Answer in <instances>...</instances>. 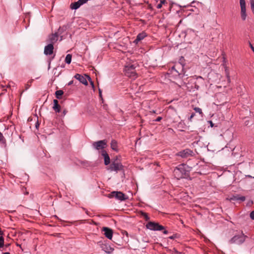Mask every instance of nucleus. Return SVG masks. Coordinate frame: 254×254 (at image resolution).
Here are the masks:
<instances>
[{
    "mask_svg": "<svg viewBox=\"0 0 254 254\" xmlns=\"http://www.w3.org/2000/svg\"><path fill=\"white\" fill-rule=\"evenodd\" d=\"M65 113H66L65 111H64V114L65 115Z\"/></svg>",
    "mask_w": 254,
    "mask_h": 254,
    "instance_id": "obj_47",
    "label": "nucleus"
},
{
    "mask_svg": "<svg viewBox=\"0 0 254 254\" xmlns=\"http://www.w3.org/2000/svg\"><path fill=\"white\" fill-rule=\"evenodd\" d=\"M71 58H72V55L71 54H67L66 56V57L65 59V62L67 64H70L71 62Z\"/></svg>",
    "mask_w": 254,
    "mask_h": 254,
    "instance_id": "obj_22",
    "label": "nucleus"
},
{
    "mask_svg": "<svg viewBox=\"0 0 254 254\" xmlns=\"http://www.w3.org/2000/svg\"><path fill=\"white\" fill-rule=\"evenodd\" d=\"M197 78L202 79V77H201V76H198V77H197Z\"/></svg>",
    "mask_w": 254,
    "mask_h": 254,
    "instance_id": "obj_44",
    "label": "nucleus"
},
{
    "mask_svg": "<svg viewBox=\"0 0 254 254\" xmlns=\"http://www.w3.org/2000/svg\"><path fill=\"white\" fill-rule=\"evenodd\" d=\"M177 237V234H174L171 236H170L169 238L171 240H173Z\"/></svg>",
    "mask_w": 254,
    "mask_h": 254,
    "instance_id": "obj_30",
    "label": "nucleus"
},
{
    "mask_svg": "<svg viewBox=\"0 0 254 254\" xmlns=\"http://www.w3.org/2000/svg\"><path fill=\"white\" fill-rule=\"evenodd\" d=\"M146 36H147V34L144 32H142L140 33H139L137 35L136 38L134 41V43L135 44H137L139 41L143 40Z\"/></svg>",
    "mask_w": 254,
    "mask_h": 254,
    "instance_id": "obj_15",
    "label": "nucleus"
},
{
    "mask_svg": "<svg viewBox=\"0 0 254 254\" xmlns=\"http://www.w3.org/2000/svg\"><path fill=\"white\" fill-rule=\"evenodd\" d=\"M58 39V35L57 33L53 34L49 36V40L53 45L57 42Z\"/></svg>",
    "mask_w": 254,
    "mask_h": 254,
    "instance_id": "obj_17",
    "label": "nucleus"
},
{
    "mask_svg": "<svg viewBox=\"0 0 254 254\" xmlns=\"http://www.w3.org/2000/svg\"><path fill=\"white\" fill-rule=\"evenodd\" d=\"M247 238V236L245 235L243 232H241L237 235H235L233 238H231L230 242L231 243L241 245L245 241Z\"/></svg>",
    "mask_w": 254,
    "mask_h": 254,
    "instance_id": "obj_4",
    "label": "nucleus"
},
{
    "mask_svg": "<svg viewBox=\"0 0 254 254\" xmlns=\"http://www.w3.org/2000/svg\"><path fill=\"white\" fill-rule=\"evenodd\" d=\"M210 124H211V127H212V126H213V125H212V123L211 122H210Z\"/></svg>",
    "mask_w": 254,
    "mask_h": 254,
    "instance_id": "obj_46",
    "label": "nucleus"
},
{
    "mask_svg": "<svg viewBox=\"0 0 254 254\" xmlns=\"http://www.w3.org/2000/svg\"><path fill=\"white\" fill-rule=\"evenodd\" d=\"M223 65L225 69V73L227 79V81L229 83V82H230L231 80H230V73H229V70L228 67L225 65V64L224 63L223 64Z\"/></svg>",
    "mask_w": 254,
    "mask_h": 254,
    "instance_id": "obj_19",
    "label": "nucleus"
},
{
    "mask_svg": "<svg viewBox=\"0 0 254 254\" xmlns=\"http://www.w3.org/2000/svg\"><path fill=\"white\" fill-rule=\"evenodd\" d=\"M253 203V201H251V204H252Z\"/></svg>",
    "mask_w": 254,
    "mask_h": 254,
    "instance_id": "obj_48",
    "label": "nucleus"
},
{
    "mask_svg": "<svg viewBox=\"0 0 254 254\" xmlns=\"http://www.w3.org/2000/svg\"><path fill=\"white\" fill-rule=\"evenodd\" d=\"M142 215L144 216V218L146 219V220H148L149 219V217L147 215V214L145 213H143L142 214Z\"/></svg>",
    "mask_w": 254,
    "mask_h": 254,
    "instance_id": "obj_29",
    "label": "nucleus"
},
{
    "mask_svg": "<svg viewBox=\"0 0 254 254\" xmlns=\"http://www.w3.org/2000/svg\"><path fill=\"white\" fill-rule=\"evenodd\" d=\"M55 94H56V97L58 99H60L61 98L62 96L63 95L64 92L61 90H59L56 92Z\"/></svg>",
    "mask_w": 254,
    "mask_h": 254,
    "instance_id": "obj_23",
    "label": "nucleus"
},
{
    "mask_svg": "<svg viewBox=\"0 0 254 254\" xmlns=\"http://www.w3.org/2000/svg\"><path fill=\"white\" fill-rule=\"evenodd\" d=\"M108 197L109 198L115 197L116 199L120 201H123L127 199L125 194L121 191H112L109 194Z\"/></svg>",
    "mask_w": 254,
    "mask_h": 254,
    "instance_id": "obj_6",
    "label": "nucleus"
},
{
    "mask_svg": "<svg viewBox=\"0 0 254 254\" xmlns=\"http://www.w3.org/2000/svg\"><path fill=\"white\" fill-rule=\"evenodd\" d=\"M250 217L251 218V219L254 220V210L250 213Z\"/></svg>",
    "mask_w": 254,
    "mask_h": 254,
    "instance_id": "obj_28",
    "label": "nucleus"
},
{
    "mask_svg": "<svg viewBox=\"0 0 254 254\" xmlns=\"http://www.w3.org/2000/svg\"><path fill=\"white\" fill-rule=\"evenodd\" d=\"M194 110L196 112L198 113L199 114H202L201 109L200 108H198V107H195L194 108Z\"/></svg>",
    "mask_w": 254,
    "mask_h": 254,
    "instance_id": "obj_25",
    "label": "nucleus"
},
{
    "mask_svg": "<svg viewBox=\"0 0 254 254\" xmlns=\"http://www.w3.org/2000/svg\"><path fill=\"white\" fill-rule=\"evenodd\" d=\"M78 0L81 5L83 4L84 3H86L87 1V0Z\"/></svg>",
    "mask_w": 254,
    "mask_h": 254,
    "instance_id": "obj_31",
    "label": "nucleus"
},
{
    "mask_svg": "<svg viewBox=\"0 0 254 254\" xmlns=\"http://www.w3.org/2000/svg\"><path fill=\"white\" fill-rule=\"evenodd\" d=\"M162 5L161 4V3H158L157 6H156V7L158 8V9H160L162 7Z\"/></svg>",
    "mask_w": 254,
    "mask_h": 254,
    "instance_id": "obj_33",
    "label": "nucleus"
},
{
    "mask_svg": "<svg viewBox=\"0 0 254 254\" xmlns=\"http://www.w3.org/2000/svg\"><path fill=\"white\" fill-rule=\"evenodd\" d=\"M81 5V4H80V3L79 2V0H78L76 2H73V3H72L70 5V8L72 9H77V8H78Z\"/></svg>",
    "mask_w": 254,
    "mask_h": 254,
    "instance_id": "obj_20",
    "label": "nucleus"
},
{
    "mask_svg": "<svg viewBox=\"0 0 254 254\" xmlns=\"http://www.w3.org/2000/svg\"><path fill=\"white\" fill-rule=\"evenodd\" d=\"M146 227L147 229L152 231H161L165 229L164 227L162 225L154 222H148L146 224Z\"/></svg>",
    "mask_w": 254,
    "mask_h": 254,
    "instance_id": "obj_5",
    "label": "nucleus"
},
{
    "mask_svg": "<svg viewBox=\"0 0 254 254\" xmlns=\"http://www.w3.org/2000/svg\"><path fill=\"white\" fill-rule=\"evenodd\" d=\"M250 4L252 11L254 13V0H250Z\"/></svg>",
    "mask_w": 254,
    "mask_h": 254,
    "instance_id": "obj_24",
    "label": "nucleus"
},
{
    "mask_svg": "<svg viewBox=\"0 0 254 254\" xmlns=\"http://www.w3.org/2000/svg\"><path fill=\"white\" fill-rule=\"evenodd\" d=\"M107 170L110 172H115L117 173L119 171L124 172V166L121 163L118 162L117 160L112 162L109 166L107 168Z\"/></svg>",
    "mask_w": 254,
    "mask_h": 254,
    "instance_id": "obj_2",
    "label": "nucleus"
},
{
    "mask_svg": "<svg viewBox=\"0 0 254 254\" xmlns=\"http://www.w3.org/2000/svg\"><path fill=\"white\" fill-rule=\"evenodd\" d=\"M228 199L230 201L240 200L241 201H244L246 199V197L244 196H241L238 194H236L232 196L231 197Z\"/></svg>",
    "mask_w": 254,
    "mask_h": 254,
    "instance_id": "obj_13",
    "label": "nucleus"
},
{
    "mask_svg": "<svg viewBox=\"0 0 254 254\" xmlns=\"http://www.w3.org/2000/svg\"><path fill=\"white\" fill-rule=\"evenodd\" d=\"M185 126V125L184 122H180L178 124V127L184 128Z\"/></svg>",
    "mask_w": 254,
    "mask_h": 254,
    "instance_id": "obj_27",
    "label": "nucleus"
},
{
    "mask_svg": "<svg viewBox=\"0 0 254 254\" xmlns=\"http://www.w3.org/2000/svg\"><path fill=\"white\" fill-rule=\"evenodd\" d=\"M73 80H71V81H69V82L68 83V84H68V85H69H69H72V84H73Z\"/></svg>",
    "mask_w": 254,
    "mask_h": 254,
    "instance_id": "obj_35",
    "label": "nucleus"
},
{
    "mask_svg": "<svg viewBox=\"0 0 254 254\" xmlns=\"http://www.w3.org/2000/svg\"><path fill=\"white\" fill-rule=\"evenodd\" d=\"M135 66L133 64H128L125 66L124 72L126 76L135 79L137 77L135 70Z\"/></svg>",
    "mask_w": 254,
    "mask_h": 254,
    "instance_id": "obj_3",
    "label": "nucleus"
},
{
    "mask_svg": "<svg viewBox=\"0 0 254 254\" xmlns=\"http://www.w3.org/2000/svg\"><path fill=\"white\" fill-rule=\"evenodd\" d=\"M241 7V16L243 20H245L247 18L246 6L245 0H240Z\"/></svg>",
    "mask_w": 254,
    "mask_h": 254,
    "instance_id": "obj_8",
    "label": "nucleus"
},
{
    "mask_svg": "<svg viewBox=\"0 0 254 254\" xmlns=\"http://www.w3.org/2000/svg\"><path fill=\"white\" fill-rule=\"evenodd\" d=\"M194 115H195V114H194V113H192V114L191 115V116H190V118H189V120H190V121H191V119L194 117Z\"/></svg>",
    "mask_w": 254,
    "mask_h": 254,
    "instance_id": "obj_34",
    "label": "nucleus"
},
{
    "mask_svg": "<svg viewBox=\"0 0 254 254\" xmlns=\"http://www.w3.org/2000/svg\"><path fill=\"white\" fill-rule=\"evenodd\" d=\"M74 77L78 80L81 83L84 84V85H87L88 82L86 79V78L82 75L76 73L74 76Z\"/></svg>",
    "mask_w": 254,
    "mask_h": 254,
    "instance_id": "obj_12",
    "label": "nucleus"
},
{
    "mask_svg": "<svg viewBox=\"0 0 254 254\" xmlns=\"http://www.w3.org/2000/svg\"><path fill=\"white\" fill-rule=\"evenodd\" d=\"M162 120V118L161 117H158L156 119V122H160Z\"/></svg>",
    "mask_w": 254,
    "mask_h": 254,
    "instance_id": "obj_32",
    "label": "nucleus"
},
{
    "mask_svg": "<svg viewBox=\"0 0 254 254\" xmlns=\"http://www.w3.org/2000/svg\"><path fill=\"white\" fill-rule=\"evenodd\" d=\"M165 2H166V1L165 0H161V1L160 2V3H161V4L162 5L163 4H164Z\"/></svg>",
    "mask_w": 254,
    "mask_h": 254,
    "instance_id": "obj_37",
    "label": "nucleus"
},
{
    "mask_svg": "<svg viewBox=\"0 0 254 254\" xmlns=\"http://www.w3.org/2000/svg\"><path fill=\"white\" fill-rule=\"evenodd\" d=\"M111 147L113 150H114L116 151H118L117 142L116 140H112V141L111 142Z\"/></svg>",
    "mask_w": 254,
    "mask_h": 254,
    "instance_id": "obj_21",
    "label": "nucleus"
},
{
    "mask_svg": "<svg viewBox=\"0 0 254 254\" xmlns=\"http://www.w3.org/2000/svg\"><path fill=\"white\" fill-rule=\"evenodd\" d=\"M39 125L38 123H37L36 124V125H35L36 127V128H38V127Z\"/></svg>",
    "mask_w": 254,
    "mask_h": 254,
    "instance_id": "obj_39",
    "label": "nucleus"
},
{
    "mask_svg": "<svg viewBox=\"0 0 254 254\" xmlns=\"http://www.w3.org/2000/svg\"><path fill=\"white\" fill-rule=\"evenodd\" d=\"M3 254H10V253L8 252H5V253H4Z\"/></svg>",
    "mask_w": 254,
    "mask_h": 254,
    "instance_id": "obj_42",
    "label": "nucleus"
},
{
    "mask_svg": "<svg viewBox=\"0 0 254 254\" xmlns=\"http://www.w3.org/2000/svg\"><path fill=\"white\" fill-rule=\"evenodd\" d=\"M91 84L92 85V87H94V84H93V83L92 81L91 82Z\"/></svg>",
    "mask_w": 254,
    "mask_h": 254,
    "instance_id": "obj_43",
    "label": "nucleus"
},
{
    "mask_svg": "<svg viewBox=\"0 0 254 254\" xmlns=\"http://www.w3.org/2000/svg\"><path fill=\"white\" fill-rule=\"evenodd\" d=\"M53 108L57 113L60 112V106L59 105L58 100L56 99L54 100V106Z\"/></svg>",
    "mask_w": 254,
    "mask_h": 254,
    "instance_id": "obj_18",
    "label": "nucleus"
},
{
    "mask_svg": "<svg viewBox=\"0 0 254 254\" xmlns=\"http://www.w3.org/2000/svg\"><path fill=\"white\" fill-rule=\"evenodd\" d=\"M250 46L251 47V48L252 49V50H253V51L254 52V47L253 46V45L250 43Z\"/></svg>",
    "mask_w": 254,
    "mask_h": 254,
    "instance_id": "obj_36",
    "label": "nucleus"
},
{
    "mask_svg": "<svg viewBox=\"0 0 254 254\" xmlns=\"http://www.w3.org/2000/svg\"><path fill=\"white\" fill-rule=\"evenodd\" d=\"M102 249L107 254H111L114 250L110 245L104 244L102 245Z\"/></svg>",
    "mask_w": 254,
    "mask_h": 254,
    "instance_id": "obj_14",
    "label": "nucleus"
},
{
    "mask_svg": "<svg viewBox=\"0 0 254 254\" xmlns=\"http://www.w3.org/2000/svg\"><path fill=\"white\" fill-rule=\"evenodd\" d=\"M190 171V168L185 164L178 165L174 170L175 176L179 179L183 178L188 176Z\"/></svg>",
    "mask_w": 254,
    "mask_h": 254,
    "instance_id": "obj_1",
    "label": "nucleus"
},
{
    "mask_svg": "<svg viewBox=\"0 0 254 254\" xmlns=\"http://www.w3.org/2000/svg\"><path fill=\"white\" fill-rule=\"evenodd\" d=\"M221 95H222L221 93H219L217 95V97H218L219 96H221Z\"/></svg>",
    "mask_w": 254,
    "mask_h": 254,
    "instance_id": "obj_40",
    "label": "nucleus"
},
{
    "mask_svg": "<svg viewBox=\"0 0 254 254\" xmlns=\"http://www.w3.org/2000/svg\"><path fill=\"white\" fill-rule=\"evenodd\" d=\"M194 153L192 150L190 149H185L179 152L177 155L183 158H188L190 157L193 156Z\"/></svg>",
    "mask_w": 254,
    "mask_h": 254,
    "instance_id": "obj_7",
    "label": "nucleus"
},
{
    "mask_svg": "<svg viewBox=\"0 0 254 254\" xmlns=\"http://www.w3.org/2000/svg\"><path fill=\"white\" fill-rule=\"evenodd\" d=\"M99 95H100V97H101V90L99 89Z\"/></svg>",
    "mask_w": 254,
    "mask_h": 254,
    "instance_id": "obj_41",
    "label": "nucleus"
},
{
    "mask_svg": "<svg viewBox=\"0 0 254 254\" xmlns=\"http://www.w3.org/2000/svg\"><path fill=\"white\" fill-rule=\"evenodd\" d=\"M106 144L107 141L105 140H102L96 142H94L92 143V146L95 149L97 150H100L105 148Z\"/></svg>",
    "mask_w": 254,
    "mask_h": 254,
    "instance_id": "obj_9",
    "label": "nucleus"
},
{
    "mask_svg": "<svg viewBox=\"0 0 254 254\" xmlns=\"http://www.w3.org/2000/svg\"><path fill=\"white\" fill-rule=\"evenodd\" d=\"M54 46L52 44H49L44 48V54L46 55H51L53 53Z\"/></svg>",
    "mask_w": 254,
    "mask_h": 254,
    "instance_id": "obj_11",
    "label": "nucleus"
},
{
    "mask_svg": "<svg viewBox=\"0 0 254 254\" xmlns=\"http://www.w3.org/2000/svg\"><path fill=\"white\" fill-rule=\"evenodd\" d=\"M103 231L104 232V235L105 237L109 240H111L113 237L112 230L107 227H104L103 228Z\"/></svg>",
    "mask_w": 254,
    "mask_h": 254,
    "instance_id": "obj_10",
    "label": "nucleus"
},
{
    "mask_svg": "<svg viewBox=\"0 0 254 254\" xmlns=\"http://www.w3.org/2000/svg\"><path fill=\"white\" fill-rule=\"evenodd\" d=\"M195 88H196L197 89H198V86H196V85H195Z\"/></svg>",
    "mask_w": 254,
    "mask_h": 254,
    "instance_id": "obj_45",
    "label": "nucleus"
},
{
    "mask_svg": "<svg viewBox=\"0 0 254 254\" xmlns=\"http://www.w3.org/2000/svg\"><path fill=\"white\" fill-rule=\"evenodd\" d=\"M0 142L1 143L5 142V139L3 136V134L0 132Z\"/></svg>",
    "mask_w": 254,
    "mask_h": 254,
    "instance_id": "obj_26",
    "label": "nucleus"
},
{
    "mask_svg": "<svg viewBox=\"0 0 254 254\" xmlns=\"http://www.w3.org/2000/svg\"><path fill=\"white\" fill-rule=\"evenodd\" d=\"M102 155L104 156L105 165L106 166L108 165L110 163V158L109 156L105 150L102 151Z\"/></svg>",
    "mask_w": 254,
    "mask_h": 254,
    "instance_id": "obj_16",
    "label": "nucleus"
},
{
    "mask_svg": "<svg viewBox=\"0 0 254 254\" xmlns=\"http://www.w3.org/2000/svg\"><path fill=\"white\" fill-rule=\"evenodd\" d=\"M253 178H254V177H253Z\"/></svg>",
    "mask_w": 254,
    "mask_h": 254,
    "instance_id": "obj_49",
    "label": "nucleus"
},
{
    "mask_svg": "<svg viewBox=\"0 0 254 254\" xmlns=\"http://www.w3.org/2000/svg\"><path fill=\"white\" fill-rule=\"evenodd\" d=\"M163 233L164 234H167L168 233V231L166 230H164V231H163Z\"/></svg>",
    "mask_w": 254,
    "mask_h": 254,
    "instance_id": "obj_38",
    "label": "nucleus"
}]
</instances>
